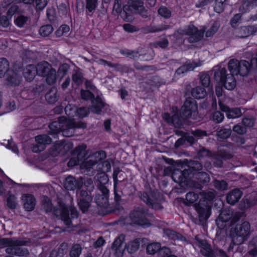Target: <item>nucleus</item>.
Segmentation results:
<instances>
[{"label":"nucleus","instance_id":"774afa93","mask_svg":"<svg viewBox=\"0 0 257 257\" xmlns=\"http://www.w3.org/2000/svg\"><path fill=\"white\" fill-rule=\"evenodd\" d=\"M113 68H114L116 70L123 73H127L129 72L130 70L129 68L127 66L117 63L114 64Z\"/></svg>","mask_w":257,"mask_h":257},{"label":"nucleus","instance_id":"4be33fe9","mask_svg":"<svg viewBox=\"0 0 257 257\" xmlns=\"http://www.w3.org/2000/svg\"><path fill=\"white\" fill-rule=\"evenodd\" d=\"M242 195V192L238 189H234L226 195V201L228 204L234 205L237 202Z\"/></svg>","mask_w":257,"mask_h":257},{"label":"nucleus","instance_id":"09e8293b","mask_svg":"<svg viewBox=\"0 0 257 257\" xmlns=\"http://www.w3.org/2000/svg\"><path fill=\"white\" fill-rule=\"evenodd\" d=\"M98 167L99 171L103 173L108 172L110 171L111 165L109 161H104L98 163Z\"/></svg>","mask_w":257,"mask_h":257},{"label":"nucleus","instance_id":"79ce46f5","mask_svg":"<svg viewBox=\"0 0 257 257\" xmlns=\"http://www.w3.org/2000/svg\"><path fill=\"white\" fill-rule=\"evenodd\" d=\"M106 157V154L104 151H100L94 153L91 158L95 161V163H98L99 162L104 160Z\"/></svg>","mask_w":257,"mask_h":257},{"label":"nucleus","instance_id":"5701e85b","mask_svg":"<svg viewBox=\"0 0 257 257\" xmlns=\"http://www.w3.org/2000/svg\"><path fill=\"white\" fill-rule=\"evenodd\" d=\"M22 201L24 208L28 211L33 210L36 205V200L33 195L24 194L22 196Z\"/></svg>","mask_w":257,"mask_h":257},{"label":"nucleus","instance_id":"7c9ffc66","mask_svg":"<svg viewBox=\"0 0 257 257\" xmlns=\"http://www.w3.org/2000/svg\"><path fill=\"white\" fill-rule=\"evenodd\" d=\"M164 236H166L169 239L182 240L183 236L174 230L170 229H165L163 231Z\"/></svg>","mask_w":257,"mask_h":257},{"label":"nucleus","instance_id":"ea45409f","mask_svg":"<svg viewBox=\"0 0 257 257\" xmlns=\"http://www.w3.org/2000/svg\"><path fill=\"white\" fill-rule=\"evenodd\" d=\"M86 146L85 145H81L77 147L74 151V154L77 155V157L80 160L86 156Z\"/></svg>","mask_w":257,"mask_h":257},{"label":"nucleus","instance_id":"f3484780","mask_svg":"<svg viewBox=\"0 0 257 257\" xmlns=\"http://www.w3.org/2000/svg\"><path fill=\"white\" fill-rule=\"evenodd\" d=\"M100 193H98L95 197L96 203L100 207H106L108 204L109 190L106 187L101 186L99 190Z\"/></svg>","mask_w":257,"mask_h":257},{"label":"nucleus","instance_id":"603ef678","mask_svg":"<svg viewBox=\"0 0 257 257\" xmlns=\"http://www.w3.org/2000/svg\"><path fill=\"white\" fill-rule=\"evenodd\" d=\"M250 244L253 246V248L249 250V254L253 257H257V236L252 238Z\"/></svg>","mask_w":257,"mask_h":257},{"label":"nucleus","instance_id":"c85d7f7f","mask_svg":"<svg viewBox=\"0 0 257 257\" xmlns=\"http://www.w3.org/2000/svg\"><path fill=\"white\" fill-rule=\"evenodd\" d=\"M49 71L46 73V74L42 77H45L47 83L49 85H52L55 83L57 79V72L52 65L50 66Z\"/></svg>","mask_w":257,"mask_h":257},{"label":"nucleus","instance_id":"423d86ee","mask_svg":"<svg viewBox=\"0 0 257 257\" xmlns=\"http://www.w3.org/2000/svg\"><path fill=\"white\" fill-rule=\"evenodd\" d=\"M147 210L143 207L139 206L134 208L130 214L131 223L143 227H148L151 223L148 219Z\"/></svg>","mask_w":257,"mask_h":257},{"label":"nucleus","instance_id":"c756f323","mask_svg":"<svg viewBox=\"0 0 257 257\" xmlns=\"http://www.w3.org/2000/svg\"><path fill=\"white\" fill-rule=\"evenodd\" d=\"M51 64L46 61L41 62L37 64L36 67V73L40 76H43L46 74V73L49 71Z\"/></svg>","mask_w":257,"mask_h":257},{"label":"nucleus","instance_id":"680f3d73","mask_svg":"<svg viewBox=\"0 0 257 257\" xmlns=\"http://www.w3.org/2000/svg\"><path fill=\"white\" fill-rule=\"evenodd\" d=\"M77 109L72 105L69 104L66 106L65 108V113L69 117L73 116V114L76 113ZM69 119H71L69 118Z\"/></svg>","mask_w":257,"mask_h":257},{"label":"nucleus","instance_id":"0e129e2a","mask_svg":"<svg viewBox=\"0 0 257 257\" xmlns=\"http://www.w3.org/2000/svg\"><path fill=\"white\" fill-rule=\"evenodd\" d=\"M89 113V109L87 107H80L76 110V115L79 117L86 116Z\"/></svg>","mask_w":257,"mask_h":257},{"label":"nucleus","instance_id":"3c124183","mask_svg":"<svg viewBox=\"0 0 257 257\" xmlns=\"http://www.w3.org/2000/svg\"><path fill=\"white\" fill-rule=\"evenodd\" d=\"M98 181L99 182L98 186L99 190H100L101 186L106 187L105 185L108 182L109 179L108 176L104 173L99 174L97 177Z\"/></svg>","mask_w":257,"mask_h":257},{"label":"nucleus","instance_id":"f704fd0d","mask_svg":"<svg viewBox=\"0 0 257 257\" xmlns=\"http://www.w3.org/2000/svg\"><path fill=\"white\" fill-rule=\"evenodd\" d=\"M73 81L77 85L82 84L84 77L82 72L80 69H77L73 71L72 76Z\"/></svg>","mask_w":257,"mask_h":257},{"label":"nucleus","instance_id":"0eeeda50","mask_svg":"<svg viewBox=\"0 0 257 257\" xmlns=\"http://www.w3.org/2000/svg\"><path fill=\"white\" fill-rule=\"evenodd\" d=\"M226 70L224 68L215 71L214 74L215 80L223 84L224 87L228 90H232L236 86V80L232 74H226Z\"/></svg>","mask_w":257,"mask_h":257},{"label":"nucleus","instance_id":"37998d69","mask_svg":"<svg viewBox=\"0 0 257 257\" xmlns=\"http://www.w3.org/2000/svg\"><path fill=\"white\" fill-rule=\"evenodd\" d=\"M220 27L218 22H214L209 29L206 32V37H211L213 36L218 31Z\"/></svg>","mask_w":257,"mask_h":257},{"label":"nucleus","instance_id":"69168bd1","mask_svg":"<svg viewBox=\"0 0 257 257\" xmlns=\"http://www.w3.org/2000/svg\"><path fill=\"white\" fill-rule=\"evenodd\" d=\"M214 186L217 189L220 190H226L227 188V184L224 180H215L214 182Z\"/></svg>","mask_w":257,"mask_h":257},{"label":"nucleus","instance_id":"8fccbe9b","mask_svg":"<svg viewBox=\"0 0 257 257\" xmlns=\"http://www.w3.org/2000/svg\"><path fill=\"white\" fill-rule=\"evenodd\" d=\"M200 81L204 87H207L210 82L209 75L206 73H202L200 75Z\"/></svg>","mask_w":257,"mask_h":257},{"label":"nucleus","instance_id":"6e6552de","mask_svg":"<svg viewBox=\"0 0 257 257\" xmlns=\"http://www.w3.org/2000/svg\"><path fill=\"white\" fill-rule=\"evenodd\" d=\"M238 219V216L234 214L232 210L223 209L220 213L216 222L218 227L222 229L226 226V223L231 225L235 223Z\"/></svg>","mask_w":257,"mask_h":257},{"label":"nucleus","instance_id":"e433bc0d","mask_svg":"<svg viewBox=\"0 0 257 257\" xmlns=\"http://www.w3.org/2000/svg\"><path fill=\"white\" fill-rule=\"evenodd\" d=\"M194 177L199 181L201 183H205L209 182L210 177L207 173L204 172H199L193 173Z\"/></svg>","mask_w":257,"mask_h":257},{"label":"nucleus","instance_id":"39448f33","mask_svg":"<svg viewBox=\"0 0 257 257\" xmlns=\"http://www.w3.org/2000/svg\"><path fill=\"white\" fill-rule=\"evenodd\" d=\"M250 235V225L244 221L236 224L232 234V241L234 245H240L246 240Z\"/></svg>","mask_w":257,"mask_h":257},{"label":"nucleus","instance_id":"bb28decb","mask_svg":"<svg viewBox=\"0 0 257 257\" xmlns=\"http://www.w3.org/2000/svg\"><path fill=\"white\" fill-rule=\"evenodd\" d=\"M104 106V103L102 101L101 99L98 96L92 101V105L90 109L91 112L99 114L101 113L102 109Z\"/></svg>","mask_w":257,"mask_h":257},{"label":"nucleus","instance_id":"338daca9","mask_svg":"<svg viewBox=\"0 0 257 257\" xmlns=\"http://www.w3.org/2000/svg\"><path fill=\"white\" fill-rule=\"evenodd\" d=\"M7 205L11 208L16 207V198L13 195H10L7 198Z\"/></svg>","mask_w":257,"mask_h":257},{"label":"nucleus","instance_id":"20e7f679","mask_svg":"<svg viewBox=\"0 0 257 257\" xmlns=\"http://www.w3.org/2000/svg\"><path fill=\"white\" fill-rule=\"evenodd\" d=\"M122 10V17L124 20L127 19L128 15L132 14H139L145 18L148 17V12L142 0H128L126 4L123 5Z\"/></svg>","mask_w":257,"mask_h":257},{"label":"nucleus","instance_id":"6e6d98bb","mask_svg":"<svg viewBox=\"0 0 257 257\" xmlns=\"http://www.w3.org/2000/svg\"><path fill=\"white\" fill-rule=\"evenodd\" d=\"M83 184L86 191L89 193H91L94 189V184L91 178L87 179L84 182L83 181Z\"/></svg>","mask_w":257,"mask_h":257},{"label":"nucleus","instance_id":"b1692460","mask_svg":"<svg viewBox=\"0 0 257 257\" xmlns=\"http://www.w3.org/2000/svg\"><path fill=\"white\" fill-rule=\"evenodd\" d=\"M181 113L180 116L178 113V112L174 113L173 115H171L168 113H166L164 115V118L169 123H171L176 127H179L182 124L181 120Z\"/></svg>","mask_w":257,"mask_h":257},{"label":"nucleus","instance_id":"c9c22d12","mask_svg":"<svg viewBox=\"0 0 257 257\" xmlns=\"http://www.w3.org/2000/svg\"><path fill=\"white\" fill-rule=\"evenodd\" d=\"M46 100L49 103H54L58 100L57 91L55 88H52L45 95Z\"/></svg>","mask_w":257,"mask_h":257},{"label":"nucleus","instance_id":"bf43d9fd","mask_svg":"<svg viewBox=\"0 0 257 257\" xmlns=\"http://www.w3.org/2000/svg\"><path fill=\"white\" fill-rule=\"evenodd\" d=\"M226 0H215L214 11L218 13H221L224 9V3Z\"/></svg>","mask_w":257,"mask_h":257},{"label":"nucleus","instance_id":"4d7b16f0","mask_svg":"<svg viewBox=\"0 0 257 257\" xmlns=\"http://www.w3.org/2000/svg\"><path fill=\"white\" fill-rule=\"evenodd\" d=\"M198 198V194L194 192H189L186 195V201L188 204L194 203Z\"/></svg>","mask_w":257,"mask_h":257},{"label":"nucleus","instance_id":"9b49d317","mask_svg":"<svg viewBox=\"0 0 257 257\" xmlns=\"http://www.w3.org/2000/svg\"><path fill=\"white\" fill-rule=\"evenodd\" d=\"M78 204L82 212L87 211L92 201L91 193L83 189L80 188L77 190Z\"/></svg>","mask_w":257,"mask_h":257},{"label":"nucleus","instance_id":"e2e57ef3","mask_svg":"<svg viewBox=\"0 0 257 257\" xmlns=\"http://www.w3.org/2000/svg\"><path fill=\"white\" fill-rule=\"evenodd\" d=\"M81 96L83 99L85 100H91L94 97L93 94L89 90L83 89L81 90Z\"/></svg>","mask_w":257,"mask_h":257},{"label":"nucleus","instance_id":"a19ab883","mask_svg":"<svg viewBox=\"0 0 257 257\" xmlns=\"http://www.w3.org/2000/svg\"><path fill=\"white\" fill-rule=\"evenodd\" d=\"M53 31V27L50 25L42 26L39 30L40 34L43 37L49 36Z\"/></svg>","mask_w":257,"mask_h":257},{"label":"nucleus","instance_id":"f03ea898","mask_svg":"<svg viewBox=\"0 0 257 257\" xmlns=\"http://www.w3.org/2000/svg\"><path fill=\"white\" fill-rule=\"evenodd\" d=\"M27 241L15 238H0V248L6 247L8 254L17 256H25L29 252L27 248L23 247Z\"/></svg>","mask_w":257,"mask_h":257},{"label":"nucleus","instance_id":"a18cd8bd","mask_svg":"<svg viewBox=\"0 0 257 257\" xmlns=\"http://www.w3.org/2000/svg\"><path fill=\"white\" fill-rule=\"evenodd\" d=\"M158 14L165 19L170 18L172 13L170 10L165 6H161L158 9Z\"/></svg>","mask_w":257,"mask_h":257},{"label":"nucleus","instance_id":"4c0bfd02","mask_svg":"<svg viewBox=\"0 0 257 257\" xmlns=\"http://www.w3.org/2000/svg\"><path fill=\"white\" fill-rule=\"evenodd\" d=\"M82 247L79 244H74L70 250V257H79L82 252Z\"/></svg>","mask_w":257,"mask_h":257},{"label":"nucleus","instance_id":"c03bdc74","mask_svg":"<svg viewBox=\"0 0 257 257\" xmlns=\"http://www.w3.org/2000/svg\"><path fill=\"white\" fill-rule=\"evenodd\" d=\"M231 133L230 128H221L217 132V136L221 139H226L230 137Z\"/></svg>","mask_w":257,"mask_h":257},{"label":"nucleus","instance_id":"473e14b6","mask_svg":"<svg viewBox=\"0 0 257 257\" xmlns=\"http://www.w3.org/2000/svg\"><path fill=\"white\" fill-rule=\"evenodd\" d=\"M191 94L195 98L202 99L206 95V91L204 88L197 86L192 89Z\"/></svg>","mask_w":257,"mask_h":257},{"label":"nucleus","instance_id":"a878e982","mask_svg":"<svg viewBox=\"0 0 257 257\" xmlns=\"http://www.w3.org/2000/svg\"><path fill=\"white\" fill-rule=\"evenodd\" d=\"M199 245L202 248L201 252L203 255L208 257H215V254L205 240H198Z\"/></svg>","mask_w":257,"mask_h":257},{"label":"nucleus","instance_id":"393cba45","mask_svg":"<svg viewBox=\"0 0 257 257\" xmlns=\"http://www.w3.org/2000/svg\"><path fill=\"white\" fill-rule=\"evenodd\" d=\"M239 65L238 74L242 76H246L248 74L251 68H256V67L254 66V64L253 66L251 65V60L250 61V63L245 60H241L240 61Z\"/></svg>","mask_w":257,"mask_h":257},{"label":"nucleus","instance_id":"2f4dec72","mask_svg":"<svg viewBox=\"0 0 257 257\" xmlns=\"http://www.w3.org/2000/svg\"><path fill=\"white\" fill-rule=\"evenodd\" d=\"M243 3L240 7V10L243 12L249 11L257 6V0H242Z\"/></svg>","mask_w":257,"mask_h":257},{"label":"nucleus","instance_id":"a211bd4d","mask_svg":"<svg viewBox=\"0 0 257 257\" xmlns=\"http://www.w3.org/2000/svg\"><path fill=\"white\" fill-rule=\"evenodd\" d=\"M256 32V28L255 26L241 27L234 28L233 35L238 38H245Z\"/></svg>","mask_w":257,"mask_h":257},{"label":"nucleus","instance_id":"412c9836","mask_svg":"<svg viewBox=\"0 0 257 257\" xmlns=\"http://www.w3.org/2000/svg\"><path fill=\"white\" fill-rule=\"evenodd\" d=\"M219 106L222 111L226 112V115L228 118H236L241 116L242 115L241 111L238 108L230 109L221 103H219Z\"/></svg>","mask_w":257,"mask_h":257},{"label":"nucleus","instance_id":"7ed1b4c3","mask_svg":"<svg viewBox=\"0 0 257 257\" xmlns=\"http://www.w3.org/2000/svg\"><path fill=\"white\" fill-rule=\"evenodd\" d=\"M124 235L121 234L115 239L112 244V249L114 251L117 257L122 256L125 248L131 253L136 252L139 248L140 239H135L130 241L127 244H124Z\"/></svg>","mask_w":257,"mask_h":257},{"label":"nucleus","instance_id":"052dcab7","mask_svg":"<svg viewBox=\"0 0 257 257\" xmlns=\"http://www.w3.org/2000/svg\"><path fill=\"white\" fill-rule=\"evenodd\" d=\"M43 208L47 212H50L53 209L52 204L47 197H44L43 200Z\"/></svg>","mask_w":257,"mask_h":257},{"label":"nucleus","instance_id":"72a5a7b5","mask_svg":"<svg viewBox=\"0 0 257 257\" xmlns=\"http://www.w3.org/2000/svg\"><path fill=\"white\" fill-rule=\"evenodd\" d=\"M239 63L240 61L236 59H231L229 61L228 67L230 72V74L234 75L238 74Z\"/></svg>","mask_w":257,"mask_h":257},{"label":"nucleus","instance_id":"2eb2a0df","mask_svg":"<svg viewBox=\"0 0 257 257\" xmlns=\"http://www.w3.org/2000/svg\"><path fill=\"white\" fill-rule=\"evenodd\" d=\"M191 173L192 171L190 168L185 169L183 171L176 169L173 171L172 178L177 183H184L186 184L188 179L191 178L190 175H191Z\"/></svg>","mask_w":257,"mask_h":257},{"label":"nucleus","instance_id":"dca6fc26","mask_svg":"<svg viewBox=\"0 0 257 257\" xmlns=\"http://www.w3.org/2000/svg\"><path fill=\"white\" fill-rule=\"evenodd\" d=\"M37 144L34 145L32 150L35 153H38L45 149V145L51 144L52 139L46 135H39L35 137Z\"/></svg>","mask_w":257,"mask_h":257},{"label":"nucleus","instance_id":"ddd939ff","mask_svg":"<svg viewBox=\"0 0 257 257\" xmlns=\"http://www.w3.org/2000/svg\"><path fill=\"white\" fill-rule=\"evenodd\" d=\"M140 198L149 206L154 209L158 210L162 208L160 200L155 193L151 192L149 195L147 193L143 192L141 194Z\"/></svg>","mask_w":257,"mask_h":257},{"label":"nucleus","instance_id":"aec40b11","mask_svg":"<svg viewBox=\"0 0 257 257\" xmlns=\"http://www.w3.org/2000/svg\"><path fill=\"white\" fill-rule=\"evenodd\" d=\"M201 65L200 62L196 63L195 62L187 61L183 65L178 68L175 73V76H181L184 73L193 70L195 68L200 66Z\"/></svg>","mask_w":257,"mask_h":257},{"label":"nucleus","instance_id":"58836bf2","mask_svg":"<svg viewBox=\"0 0 257 257\" xmlns=\"http://www.w3.org/2000/svg\"><path fill=\"white\" fill-rule=\"evenodd\" d=\"M161 249V244L159 242H153L149 244L147 247V251L150 254H154Z\"/></svg>","mask_w":257,"mask_h":257},{"label":"nucleus","instance_id":"1a4fd4ad","mask_svg":"<svg viewBox=\"0 0 257 257\" xmlns=\"http://www.w3.org/2000/svg\"><path fill=\"white\" fill-rule=\"evenodd\" d=\"M54 213L57 216H60L64 223L68 226L71 223L70 213L71 218H76L78 215L76 208L73 206H70L69 208L65 206H60V209H55Z\"/></svg>","mask_w":257,"mask_h":257},{"label":"nucleus","instance_id":"864d4df0","mask_svg":"<svg viewBox=\"0 0 257 257\" xmlns=\"http://www.w3.org/2000/svg\"><path fill=\"white\" fill-rule=\"evenodd\" d=\"M120 53L131 59H135L139 56L137 51H132L128 49L121 50Z\"/></svg>","mask_w":257,"mask_h":257},{"label":"nucleus","instance_id":"6ab92c4d","mask_svg":"<svg viewBox=\"0 0 257 257\" xmlns=\"http://www.w3.org/2000/svg\"><path fill=\"white\" fill-rule=\"evenodd\" d=\"M83 186V180L81 178L76 179L75 177L69 176L65 179L64 187L68 190H74L80 189Z\"/></svg>","mask_w":257,"mask_h":257},{"label":"nucleus","instance_id":"4468645a","mask_svg":"<svg viewBox=\"0 0 257 257\" xmlns=\"http://www.w3.org/2000/svg\"><path fill=\"white\" fill-rule=\"evenodd\" d=\"M194 207L200 220L207 219L209 217L211 208L205 199H200L199 203L195 204Z\"/></svg>","mask_w":257,"mask_h":257},{"label":"nucleus","instance_id":"9d476101","mask_svg":"<svg viewBox=\"0 0 257 257\" xmlns=\"http://www.w3.org/2000/svg\"><path fill=\"white\" fill-rule=\"evenodd\" d=\"M179 33L181 35L188 36V41L190 43H195L200 41L203 35V33L193 25H189L183 29H179Z\"/></svg>","mask_w":257,"mask_h":257},{"label":"nucleus","instance_id":"13d9d810","mask_svg":"<svg viewBox=\"0 0 257 257\" xmlns=\"http://www.w3.org/2000/svg\"><path fill=\"white\" fill-rule=\"evenodd\" d=\"M86 8L89 12L94 11L97 7V0H86Z\"/></svg>","mask_w":257,"mask_h":257},{"label":"nucleus","instance_id":"f257e3e1","mask_svg":"<svg viewBox=\"0 0 257 257\" xmlns=\"http://www.w3.org/2000/svg\"><path fill=\"white\" fill-rule=\"evenodd\" d=\"M86 125L81 121L75 122L73 119H66L64 116L59 117L58 120L53 121L49 128L53 133L62 132V135L70 137L74 135L75 128H85Z\"/></svg>","mask_w":257,"mask_h":257},{"label":"nucleus","instance_id":"49530a36","mask_svg":"<svg viewBox=\"0 0 257 257\" xmlns=\"http://www.w3.org/2000/svg\"><path fill=\"white\" fill-rule=\"evenodd\" d=\"M29 21V18L23 15L19 16L15 20V24L19 27H23L27 24Z\"/></svg>","mask_w":257,"mask_h":257},{"label":"nucleus","instance_id":"de8ad7c7","mask_svg":"<svg viewBox=\"0 0 257 257\" xmlns=\"http://www.w3.org/2000/svg\"><path fill=\"white\" fill-rule=\"evenodd\" d=\"M126 0H114L113 7V13L117 14L121 13L122 8L121 7L122 4Z\"/></svg>","mask_w":257,"mask_h":257},{"label":"nucleus","instance_id":"f8f14e48","mask_svg":"<svg viewBox=\"0 0 257 257\" xmlns=\"http://www.w3.org/2000/svg\"><path fill=\"white\" fill-rule=\"evenodd\" d=\"M198 106L195 100L187 99L181 108V117L183 118H191L197 113Z\"/></svg>","mask_w":257,"mask_h":257},{"label":"nucleus","instance_id":"cd10ccee","mask_svg":"<svg viewBox=\"0 0 257 257\" xmlns=\"http://www.w3.org/2000/svg\"><path fill=\"white\" fill-rule=\"evenodd\" d=\"M36 73V67L33 65L27 66L24 70L23 74L27 81H31L34 78Z\"/></svg>","mask_w":257,"mask_h":257},{"label":"nucleus","instance_id":"5fc2aeb1","mask_svg":"<svg viewBox=\"0 0 257 257\" xmlns=\"http://www.w3.org/2000/svg\"><path fill=\"white\" fill-rule=\"evenodd\" d=\"M224 116L223 113L219 111L214 112L212 115V120L216 123H221L224 119Z\"/></svg>","mask_w":257,"mask_h":257}]
</instances>
